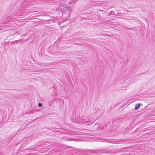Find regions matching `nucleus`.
I'll return each mask as SVG.
<instances>
[{"label": "nucleus", "mask_w": 155, "mask_h": 155, "mask_svg": "<svg viewBox=\"0 0 155 155\" xmlns=\"http://www.w3.org/2000/svg\"><path fill=\"white\" fill-rule=\"evenodd\" d=\"M38 106L39 107H41L42 106V104L41 103H39L38 104Z\"/></svg>", "instance_id": "nucleus-6"}, {"label": "nucleus", "mask_w": 155, "mask_h": 155, "mask_svg": "<svg viewBox=\"0 0 155 155\" xmlns=\"http://www.w3.org/2000/svg\"><path fill=\"white\" fill-rule=\"evenodd\" d=\"M114 13V11H111L110 12V14L113 15Z\"/></svg>", "instance_id": "nucleus-8"}, {"label": "nucleus", "mask_w": 155, "mask_h": 155, "mask_svg": "<svg viewBox=\"0 0 155 155\" xmlns=\"http://www.w3.org/2000/svg\"><path fill=\"white\" fill-rule=\"evenodd\" d=\"M84 121L85 122H91L92 123L94 121L93 120V118L90 115H88L86 117H84L83 119Z\"/></svg>", "instance_id": "nucleus-2"}, {"label": "nucleus", "mask_w": 155, "mask_h": 155, "mask_svg": "<svg viewBox=\"0 0 155 155\" xmlns=\"http://www.w3.org/2000/svg\"><path fill=\"white\" fill-rule=\"evenodd\" d=\"M38 145L36 146H32L31 147V148H30V149H34L35 148H37L38 147Z\"/></svg>", "instance_id": "nucleus-5"}, {"label": "nucleus", "mask_w": 155, "mask_h": 155, "mask_svg": "<svg viewBox=\"0 0 155 155\" xmlns=\"http://www.w3.org/2000/svg\"><path fill=\"white\" fill-rule=\"evenodd\" d=\"M140 105V104H136V105H135V110H137L139 108Z\"/></svg>", "instance_id": "nucleus-3"}, {"label": "nucleus", "mask_w": 155, "mask_h": 155, "mask_svg": "<svg viewBox=\"0 0 155 155\" xmlns=\"http://www.w3.org/2000/svg\"><path fill=\"white\" fill-rule=\"evenodd\" d=\"M63 12H68V14L69 15L70 13V12L72 9V7L70 5H68L67 4H64L63 6Z\"/></svg>", "instance_id": "nucleus-1"}, {"label": "nucleus", "mask_w": 155, "mask_h": 155, "mask_svg": "<svg viewBox=\"0 0 155 155\" xmlns=\"http://www.w3.org/2000/svg\"><path fill=\"white\" fill-rule=\"evenodd\" d=\"M104 141H108V140L107 139H105Z\"/></svg>", "instance_id": "nucleus-9"}, {"label": "nucleus", "mask_w": 155, "mask_h": 155, "mask_svg": "<svg viewBox=\"0 0 155 155\" xmlns=\"http://www.w3.org/2000/svg\"><path fill=\"white\" fill-rule=\"evenodd\" d=\"M18 41V40H16V41H14V42H11V43L12 44V43H14L15 42H17Z\"/></svg>", "instance_id": "nucleus-7"}, {"label": "nucleus", "mask_w": 155, "mask_h": 155, "mask_svg": "<svg viewBox=\"0 0 155 155\" xmlns=\"http://www.w3.org/2000/svg\"><path fill=\"white\" fill-rule=\"evenodd\" d=\"M100 151V150H92V152L91 153H96L98 152H99Z\"/></svg>", "instance_id": "nucleus-4"}]
</instances>
